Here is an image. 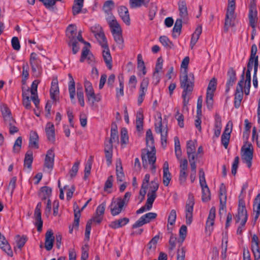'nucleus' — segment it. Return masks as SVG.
Here are the masks:
<instances>
[{
    "label": "nucleus",
    "mask_w": 260,
    "mask_h": 260,
    "mask_svg": "<svg viewBox=\"0 0 260 260\" xmlns=\"http://www.w3.org/2000/svg\"><path fill=\"white\" fill-rule=\"evenodd\" d=\"M68 45L72 47V52L74 54H76L78 52L79 50V46L78 45L76 38L69 40Z\"/></svg>",
    "instance_id": "51"
},
{
    "label": "nucleus",
    "mask_w": 260,
    "mask_h": 260,
    "mask_svg": "<svg viewBox=\"0 0 260 260\" xmlns=\"http://www.w3.org/2000/svg\"><path fill=\"white\" fill-rule=\"evenodd\" d=\"M253 148L252 145L249 144L248 147L244 149L243 154H242V158L244 161L247 164V167L250 168L252 165L253 158Z\"/></svg>",
    "instance_id": "10"
},
{
    "label": "nucleus",
    "mask_w": 260,
    "mask_h": 260,
    "mask_svg": "<svg viewBox=\"0 0 260 260\" xmlns=\"http://www.w3.org/2000/svg\"><path fill=\"white\" fill-rule=\"evenodd\" d=\"M82 253L81 256V260H87L89 257L88 251H89V246L87 244H85L83 246H82Z\"/></svg>",
    "instance_id": "55"
},
{
    "label": "nucleus",
    "mask_w": 260,
    "mask_h": 260,
    "mask_svg": "<svg viewBox=\"0 0 260 260\" xmlns=\"http://www.w3.org/2000/svg\"><path fill=\"white\" fill-rule=\"evenodd\" d=\"M91 31L102 47L104 46L105 43L108 44L106 38L101 27L97 30H93L92 28Z\"/></svg>",
    "instance_id": "22"
},
{
    "label": "nucleus",
    "mask_w": 260,
    "mask_h": 260,
    "mask_svg": "<svg viewBox=\"0 0 260 260\" xmlns=\"http://www.w3.org/2000/svg\"><path fill=\"white\" fill-rule=\"evenodd\" d=\"M102 48L104 49L103 51V56L104 61L106 63L108 68L109 70H111L112 67V57L110 54V50L108 44L105 43L104 46H103Z\"/></svg>",
    "instance_id": "14"
},
{
    "label": "nucleus",
    "mask_w": 260,
    "mask_h": 260,
    "mask_svg": "<svg viewBox=\"0 0 260 260\" xmlns=\"http://www.w3.org/2000/svg\"><path fill=\"white\" fill-rule=\"evenodd\" d=\"M104 152L107 165L110 166L112 163V158L113 156V145L111 144H105Z\"/></svg>",
    "instance_id": "32"
},
{
    "label": "nucleus",
    "mask_w": 260,
    "mask_h": 260,
    "mask_svg": "<svg viewBox=\"0 0 260 260\" xmlns=\"http://www.w3.org/2000/svg\"><path fill=\"white\" fill-rule=\"evenodd\" d=\"M129 221V219L128 218L123 217L112 221L109 226L111 229H117L125 225Z\"/></svg>",
    "instance_id": "20"
},
{
    "label": "nucleus",
    "mask_w": 260,
    "mask_h": 260,
    "mask_svg": "<svg viewBox=\"0 0 260 260\" xmlns=\"http://www.w3.org/2000/svg\"><path fill=\"white\" fill-rule=\"evenodd\" d=\"M22 145V137H19L16 140L13 147V151L14 153H18L21 148Z\"/></svg>",
    "instance_id": "54"
},
{
    "label": "nucleus",
    "mask_w": 260,
    "mask_h": 260,
    "mask_svg": "<svg viewBox=\"0 0 260 260\" xmlns=\"http://www.w3.org/2000/svg\"><path fill=\"white\" fill-rule=\"evenodd\" d=\"M86 58L88 61V63L92 65L94 61V57L92 54H89V49L87 46H85L82 49L80 61L84 62Z\"/></svg>",
    "instance_id": "18"
},
{
    "label": "nucleus",
    "mask_w": 260,
    "mask_h": 260,
    "mask_svg": "<svg viewBox=\"0 0 260 260\" xmlns=\"http://www.w3.org/2000/svg\"><path fill=\"white\" fill-rule=\"evenodd\" d=\"M29 63L32 72L34 73H39L42 69L41 61L37 57V54L36 53L32 52L30 54Z\"/></svg>",
    "instance_id": "8"
},
{
    "label": "nucleus",
    "mask_w": 260,
    "mask_h": 260,
    "mask_svg": "<svg viewBox=\"0 0 260 260\" xmlns=\"http://www.w3.org/2000/svg\"><path fill=\"white\" fill-rule=\"evenodd\" d=\"M59 87L57 79H53L51 82V86L50 89V98L53 101H56L59 94Z\"/></svg>",
    "instance_id": "24"
},
{
    "label": "nucleus",
    "mask_w": 260,
    "mask_h": 260,
    "mask_svg": "<svg viewBox=\"0 0 260 260\" xmlns=\"http://www.w3.org/2000/svg\"><path fill=\"white\" fill-rule=\"evenodd\" d=\"M15 240L16 243V247H14V250L15 252L17 251V249L21 250L22 248L24 246L25 243L27 241V236L25 235H22V236L17 235L15 237Z\"/></svg>",
    "instance_id": "27"
},
{
    "label": "nucleus",
    "mask_w": 260,
    "mask_h": 260,
    "mask_svg": "<svg viewBox=\"0 0 260 260\" xmlns=\"http://www.w3.org/2000/svg\"><path fill=\"white\" fill-rule=\"evenodd\" d=\"M131 192H126L123 198H117L116 199L120 202L122 205H123L125 207L127 206V204L129 202L130 198L131 197Z\"/></svg>",
    "instance_id": "49"
},
{
    "label": "nucleus",
    "mask_w": 260,
    "mask_h": 260,
    "mask_svg": "<svg viewBox=\"0 0 260 260\" xmlns=\"http://www.w3.org/2000/svg\"><path fill=\"white\" fill-rule=\"evenodd\" d=\"M163 59L161 57H159L157 59V62L155 68L154 72V78L156 74H158L159 72L162 69V68Z\"/></svg>",
    "instance_id": "59"
},
{
    "label": "nucleus",
    "mask_w": 260,
    "mask_h": 260,
    "mask_svg": "<svg viewBox=\"0 0 260 260\" xmlns=\"http://www.w3.org/2000/svg\"><path fill=\"white\" fill-rule=\"evenodd\" d=\"M52 189L47 186L42 187L39 193V196L42 201L50 199L51 196Z\"/></svg>",
    "instance_id": "26"
},
{
    "label": "nucleus",
    "mask_w": 260,
    "mask_h": 260,
    "mask_svg": "<svg viewBox=\"0 0 260 260\" xmlns=\"http://www.w3.org/2000/svg\"><path fill=\"white\" fill-rule=\"evenodd\" d=\"M178 8L180 18L185 19L187 17L188 12L186 3L184 1H180L178 2Z\"/></svg>",
    "instance_id": "33"
},
{
    "label": "nucleus",
    "mask_w": 260,
    "mask_h": 260,
    "mask_svg": "<svg viewBox=\"0 0 260 260\" xmlns=\"http://www.w3.org/2000/svg\"><path fill=\"white\" fill-rule=\"evenodd\" d=\"M86 96L91 106H93L95 102H99L101 100V95L100 94H95L94 92L86 95Z\"/></svg>",
    "instance_id": "40"
},
{
    "label": "nucleus",
    "mask_w": 260,
    "mask_h": 260,
    "mask_svg": "<svg viewBox=\"0 0 260 260\" xmlns=\"http://www.w3.org/2000/svg\"><path fill=\"white\" fill-rule=\"evenodd\" d=\"M33 161V153L31 150L27 151L25 155L24 160V166H26L28 169L31 168V165Z\"/></svg>",
    "instance_id": "38"
},
{
    "label": "nucleus",
    "mask_w": 260,
    "mask_h": 260,
    "mask_svg": "<svg viewBox=\"0 0 260 260\" xmlns=\"http://www.w3.org/2000/svg\"><path fill=\"white\" fill-rule=\"evenodd\" d=\"M252 139V140L255 139L257 147L260 148V129L258 130V133L257 134L256 127H253Z\"/></svg>",
    "instance_id": "57"
},
{
    "label": "nucleus",
    "mask_w": 260,
    "mask_h": 260,
    "mask_svg": "<svg viewBox=\"0 0 260 260\" xmlns=\"http://www.w3.org/2000/svg\"><path fill=\"white\" fill-rule=\"evenodd\" d=\"M159 118L160 119L159 121L157 123H155L154 124L155 131L157 134H160L161 145L162 146L165 145L166 146L167 142L168 127L166 126L165 128H164V130H162L161 117L160 116Z\"/></svg>",
    "instance_id": "6"
},
{
    "label": "nucleus",
    "mask_w": 260,
    "mask_h": 260,
    "mask_svg": "<svg viewBox=\"0 0 260 260\" xmlns=\"http://www.w3.org/2000/svg\"><path fill=\"white\" fill-rule=\"evenodd\" d=\"M227 76L228 79L226 83L233 85L237 80V77L236 71L233 68H229L227 72Z\"/></svg>",
    "instance_id": "36"
},
{
    "label": "nucleus",
    "mask_w": 260,
    "mask_h": 260,
    "mask_svg": "<svg viewBox=\"0 0 260 260\" xmlns=\"http://www.w3.org/2000/svg\"><path fill=\"white\" fill-rule=\"evenodd\" d=\"M45 132L49 141L54 143L55 140V129L54 124L49 122L47 123Z\"/></svg>",
    "instance_id": "19"
},
{
    "label": "nucleus",
    "mask_w": 260,
    "mask_h": 260,
    "mask_svg": "<svg viewBox=\"0 0 260 260\" xmlns=\"http://www.w3.org/2000/svg\"><path fill=\"white\" fill-rule=\"evenodd\" d=\"M194 205V199L192 194L189 193L185 206L186 223L190 225L192 221V212Z\"/></svg>",
    "instance_id": "4"
},
{
    "label": "nucleus",
    "mask_w": 260,
    "mask_h": 260,
    "mask_svg": "<svg viewBox=\"0 0 260 260\" xmlns=\"http://www.w3.org/2000/svg\"><path fill=\"white\" fill-rule=\"evenodd\" d=\"M119 82V87L116 88V98L119 99L120 97L124 95V80L122 77L120 78L118 77Z\"/></svg>",
    "instance_id": "41"
},
{
    "label": "nucleus",
    "mask_w": 260,
    "mask_h": 260,
    "mask_svg": "<svg viewBox=\"0 0 260 260\" xmlns=\"http://www.w3.org/2000/svg\"><path fill=\"white\" fill-rule=\"evenodd\" d=\"M142 219H144L145 223L150 222L151 220L154 219L157 217V214L154 212H149L141 216Z\"/></svg>",
    "instance_id": "52"
},
{
    "label": "nucleus",
    "mask_w": 260,
    "mask_h": 260,
    "mask_svg": "<svg viewBox=\"0 0 260 260\" xmlns=\"http://www.w3.org/2000/svg\"><path fill=\"white\" fill-rule=\"evenodd\" d=\"M180 87L183 89L184 94H190L193 91L194 77L192 73L187 74V71H184V75L180 76Z\"/></svg>",
    "instance_id": "1"
},
{
    "label": "nucleus",
    "mask_w": 260,
    "mask_h": 260,
    "mask_svg": "<svg viewBox=\"0 0 260 260\" xmlns=\"http://www.w3.org/2000/svg\"><path fill=\"white\" fill-rule=\"evenodd\" d=\"M257 12L254 4H251L249 11L248 18L249 25L252 28L256 27L257 21Z\"/></svg>",
    "instance_id": "12"
},
{
    "label": "nucleus",
    "mask_w": 260,
    "mask_h": 260,
    "mask_svg": "<svg viewBox=\"0 0 260 260\" xmlns=\"http://www.w3.org/2000/svg\"><path fill=\"white\" fill-rule=\"evenodd\" d=\"M108 208L110 209L111 214L113 216L118 215L125 207L122 205L117 199H113Z\"/></svg>",
    "instance_id": "9"
},
{
    "label": "nucleus",
    "mask_w": 260,
    "mask_h": 260,
    "mask_svg": "<svg viewBox=\"0 0 260 260\" xmlns=\"http://www.w3.org/2000/svg\"><path fill=\"white\" fill-rule=\"evenodd\" d=\"M231 131L229 132L227 134H222L221 135V144L223 145L224 147L226 149L228 147L230 138Z\"/></svg>",
    "instance_id": "56"
},
{
    "label": "nucleus",
    "mask_w": 260,
    "mask_h": 260,
    "mask_svg": "<svg viewBox=\"0 0 260 260\" xmlns=\"http://www.w3.org/2000/svg\"><path fill=\"white\" fill-rule=\"evenodd\" d=\"M197 143L196 141H192L189 140L186 143V153L187 155L188 158H191L192 156L194 157H197V154H196V143Z\"/></svg>",
    "instance_id": "21"
},
{
    "label": "nucleus",
    "mask_w": 260,
    "mask_h": 260,
    "mask_svg": "<svg viewBox=\"0 0 260 260\" xmlns=\"http://www.w3.org/2000/svg\"><path fill=\"white\" fill-rule=\"evenodd\" d=\"M93 160V156L92 155L90 156L89 159L87 161L86 164L85 165L84 173H86V174H90V171Z\"/></svg>",
    "instance_id": "60"
},
{
    "label": "nucleus",
    "mask_w": 260,
    "mask_h": 260,
    "mask_svg": "<svg viewBox=\"0 0 260 260\" xmlns=\"http://www.w3.org/2000/svg\"><path fill=\"white\" fill-rule=\"evenodd\" d=\"M41 208L42 203L39 202L36 207L34 212L35 224L37 228V231L40 232L42 230L43 223L41 217Z\"/></svg>",
    "instance_id": "7"
},
{
    "label": "nucleus",
    "mask_w": 260,
    "mask_h": 260,
    "mask_svg": "<svg viewBox=\"0 0 260 260\" xmlns=\"http://www.w3.org/2000/svg\"><path fill=\"white\" fill-rule=\"evenodd\" d=\"M146 142L147 147H149L151 151H148L147 152H154L156 153V150L154 146V139L150 129H147L146 133Z\"/></svg>",
    "instance_id": "15"
},
{
    "label": "nucleus",
    "mask_w": 260,
    "mask_h": 260,
    "mask_svg": "<svg viewBox=\"0 0 260 260\" xmlns=\"http://www.w3.org/2000/svg\"><path fill=\"white\" fill-rule=\"evenodd\" d=\"M54 149L53 148L49 149L47 151V154L45 156L44 166L49 169L52 170L53 168L54 161Z\"/></svg>",
    "instance_id": "11"
},
{
    "label": "nucleus",
    "mask_w": 260,
    "mask_h": 260,
    "mask_svg": "<svg viewBox=\"0 0 260 260\" xmlns=\"http://www.w3.org/2000/svg\"><path fill=\"white\" fill-rule=\"evenodd\" d=\"M77 96L78 102L81 107H83L85 106L84 92L83 87L81 85H77Z\"/></svg>",
    "instance_id": "39"
},
{
    "label": "nucleus",
    "mask_w": 260,
    "mask_h": 260,
    "mask_svg": "<svg viewBox=\"0 0 260 260\" xmlns=\"http://www.w3.org/2000/svg\"><path fill=\"white\" fill-rule=\"evenodd\" d=\"M248 219V214L245 207V202L242 199L239 200L238 213L235 217L236 223L241 221V225L245 226Z\"/></svg>",
    "instance_id": "3"
},
{
    "label": "nucleus",
    "mask_w": 260,
    "mask_h": 260,
    "mask_svg": "<svg viewBox=\"0 0 260 260\" xmlns=\"http://www.w3.org/2000/svg\"><path fill=\"white\" fill-rule=\"evenodd\" d=\"M234 14L226 13L224 29L225 31H228L230 27L232 25V19Z\"/></svg>",
    "instance_id": "46"
},
{
    "label": "nucleus",
    "mask_w": 260,
    "mask_h": 260,
    "mask_svg": "<svg viewBox=\"0 0 260 260\" xmlns=\"http://www.w3.org/2000/svg\"><path fill=\"white\" fill-rule=\"evenodd\" d=\"M120 142L121 145H125L128 142V136L126 128H122L121 130Z\"/></svg>",
    "instance_id": "48"
},
{
    "label": "nucleus",
    "mask_w": 260,
    "mask_h": 260,
    "mask_svg": "<svg viewBox=\"0 0 260 260\" xmlns=\"http://www.w3.org/2000/svg\"><path fill=\"white\" fill-rule=\"evenodd\" d=\"M253 211L254 214L253 220L256 222L260 215V193H258L254 200Z\"/></svg>",
    "instance_id": "25"
},
{
    "label": "nucleus",
    "mask_w": 260,
    "mask_h": 260,
    "mask_svg": "<svg viewBox=\"0 0 260 260\" xmlns=\"http://www.w3.org/2000/svg\"><path fill=\"white\" fill-rule=\"evenodd\" d=\"M217 84V79L214 77L212 78L209 83L207 90L215 91Z\"/></svg>",
    "instance_id": "62"
},
{
    "label": "nucleus",
    "mask_w": 260,
    "mask_h": 260,
    "mask_svg": "<svg viewBox=\"0 0 260 260\" xmlns=\"http://www.w3.org/2000/svg\"><path fill=\"white\" fill-rule=\"evenodd\" d=\"M66 35L69 40L76 38L77 27L75 24L69 25L66 29Z\"/></svg>",
    "instance_id": "35"
},
{
    "label": "nucleus",
    "mask_w": 260,
    "mask_h": 260,
    "mask_svg": "<svg viewBox=\"0 0 260 260\" xmlns=\"http://www.w3.org/2000/svg\"><path fill=\"white\" fill-rule=\"evenodd\" d=\"M176 219V211L173 209L171 211L168 217V222L170 225L175 224Z\"/></svg>",
    "instance_id": "58"
},
{
    "label": "nucleus",
    "mask_w": 260,
    "mask_h": 260,
    "mask_svg": "<svg viewBox=\"0 0 260 260\" xmlns=\"http://www.w3.org/2000/svg\"><path fill=\"white\" fill-rule=\"evenodd\" d=\"M159 41L161 44L168 50H170L174 47V44L169 39V38L165 36H160L159 38Z\"/></svg>",
    "instance_id": "42"
},
{
    "label": "nucleus",
    "mask_w": 260,
    "mask_h": 260,
    "mask_svg": "<svg viewBox=\"0 0 260 260\" xmlns=\"http://www.w3.org/2000/svg\"><path fill=\"white\" fill-rule=\"evenodd\" d=\"M118 12L123 21L127 25H129L131 22L128 9L125 6H121L118 8Z\"/></svg>",
    "instance_id": "16"
},
{
    "label": "nucleus",
    "mask_w": 260,
    "mask_h": 260,
    "mask_svg": "<svg viewBox=\"0 0 260 260\" xmlns=\"http://www.w3.org/2000/svg\"><path fill=\"white\" fill-rule=\"evenodd\" d=\"M220 206L219 213L221 215L226 211V195L225 192L221 188L220 189L219 193Z\"/></svg>",
    "instance_id": "23"
},
{
    "label": "nucleus",
    "mask_w": 260,
    "mask_h": 260,
    "mask_svg": "<svg viewBox=\"0 0 260 260\" xmlns=\"http://www.w3.org/2000/svg\"><path fill=\"white\" fill-rule=\"evenodd\" d=\"M176 114L175 117L178 121V125L182 128L184 127V116L182 114L179 112V109L178 108L175 109Z\"/></svg>",
    "instance_id": "47"
},
{
    "label": "nucleus",
    "mask_w": 260,
    "mask_h": 260,
    "mask_svg": "<svg viewBox=\"0 0 260 260\" xmlns=\"http://www.w3.org/2000/svg\"><path fill=\"white\" fill-rule=\"evenodd\" d=\"M118 132H116L113 129L111 130L110 139L108 141H106L105 144L113 145V143L114 142L118 143Z\"/></svg>",
    "instance_id": "44"
},
{
    "label": "nucleus",
    "mask_w": 260,
    "mask_h": 260,
    "mask_svg": "<svg viewBox=\"0 0 260 260\" xmlns=\"http://www.w3.org/2000/svg\"><path fill=\"white\" fill-rule=\"evenodd\" d=\"M1 110L5 122H11L14 121L12 116L11 111L6 105H3L1 107Z\"/></svg>",
    "instance_id": "31"
},
{
    "label": "nucleus",
    "mask_w": 260,
    "mask_h": 260,
    "mask_svg": "<svg viewBox=\"0 0 260 260\" xmlns=\"http://www.w3.org/2000/svg\"><path fill=\"white\" fill-rule=\"evenodd\" d=\"M39 136L36 132L31 131L30 133L28 146L35 149L39 148Z\"/></svg>",
    "instance_id": "29"
},
{
    "label": "nucleus",
    "mask_w": 260,
    "mask_h": 260,
    "mask_svg": "<svg viewBox=\"0 0 260 260\" xmlns=\"http://www.w3.org/2000/svg\"><path fill=\"white\" fill-rule=\"evenodd\" d=\"M150 0H129V5L132 8H139L142 5L147 7Z\"/></svg>",
    "instance_id": "37"
},
{
    "label": "nucleus",
    "mask_w": 260,
    "mask_h": 260,
    "mask_svg": "<svg viewBox=\"0 0 260 260\" xmlns=\"http://www.w3.org/2000/svg\"><path fill=\"white\" fill-rule=\"evenodd\" d=\"M245 70L246 68H244L241 75V79L237 84L234 94V106L236 109H238L240 107L243 98V83Z\"/></svg>",
    "instance_id": "2"
},
{
    "label": "nucleus",
    "mask_w": 260,
    "mask_h": 260,
    "mask_svg": "<svg viewBox=\"0 0 260 260\" xmlns=\"http://www.w3.org/2000/svg\"><path fill=\"white\" fill-rule=\"evenodd\" d=\"M147 158L148 160V163L151 165V170L152 172L155 173L156 171V166L155 162L156 161L155 153L154 152H147L146 154L144 152L142 153V159L143 166L144 168H146L148 166Z\"/></svg>",
    "instance_id": "5"
},
{
    "label": "nucleus",
    "mask_w": 260,
    "mask_h": 260,
    "mask_svg": "<svg viewBox=\"0 0 260 260\" xmlns=\"http://www.w3.org/2000/svg\"><path fill=\"white\" fill-rule=\"evenodd\" d=\"M70 81L69 82V92L70 94V98L72 103L75 99V96L76 94L75 90V83L73 77L71 74L68 75Z\"/></svg>",
    "instance_id": "28"
},
{
    "label": "nucleus",
    "mask_w": 260,
    "mask_h": 260,
    "mask_svg": "<svg viewBox=\"0 0 260 260\" xmlns=\"http://www.w3.org/2000/svg\"><path fill=\"white\" fill-rule=\"evenodd\" d=\"M107 20L108 22L112 34L113 32L117 33L122 31L120 25L112 14L111 16L107 19Z\"/></svg>",
    "instance_id": "17"
},
{
    "label": "nucleus",
    "mask_w": 260,
    "mask_h": 260,
    "mask_svg": "<svg viewBox=\"0 0 260 260\" xmlns=\"http://www.w3.org/2000/svg\"><path fill=\"white\" fill-rule=\"evenodd\" d=\"M239 157L238 156H236L232 164V174L234 176L237 173V171L238 168V165L239 163Z\"/></svg>",
    "instance_id": "61"
},
{
    "label": "nucleus",
    "mask_w": 260,
    "mask_h": 260,
    "mask_svg": "<svg viewBox=\"0 0 260 260\" xmlns=\"http://www.w3.org/2000/svg\"><path fill=\"white\" fill-rule=\"evenodd\" d=\"M81 208L80 209L79 206L77 204L74 205V214L75 219V225L77 226L80 221L81 216Z\"/></svg>",
    "instance_id": "45"
},
{
    "label": "nucleus",
    "mask_w": 260,
    "mask_h": 260,
    "mask_svg": "<svg viewBox=\"0 0 260 260\" xmlns=\"http://www.w3.org/2000/svg\"><path fill=\"white\" fill-rule=\"evenodd\" d=\"M114 7V3L112 0L106 1L103 7V10L107 14H111V11Z\"/></svg>",
    "instance_id": "43"
},
{
    "label": "nucleus",
    "mask_w": 260,
    "mask_h": 260,
    "mask_svg": "<svg viewBox=\"0 0 260 260\" xmlns=\"http://www.w3.org/2000/svg\"><path fill=\"white\" fill-rule=\"evenodd\" d=\"M52 230L47 231L45 234V247L47 251L51 250L53 246L54 236Z\"/></svg>",
    "instance_id": "13"
},
{
    "label": "nucleus",
    "mask_w": 260,
    "mask_h": 260,
    "mask_svg": "<svg viewBox=\"0 0 260 260\" xmlns=\"http://www.w3.org/2000/svg\"><path fill=\"white\" fill-rule=\"evenodd\" d=\"M257 51V46L254 44L252 45L250 51V55L248 59V64L252 65L255 64L256 60L257 59V63H258V56L256 55Z\"/></svg>",
    "instance_id": "30"
},
{
    "label": "nucleus",
    "mask_w": 260,
    "mask_h": 260,
    "mask_svg": "<svg viewBox=\"0 0 260 260\" xmlns=\"http://www.w3.org/2000/svg\"><path fill=\"white\" fill-rule=\"evenodd\" d=\"M159 239V236L156 235L147 244V248L149 250H151L152 249H155L156 248V244Z\"/></svg>",
    "instance_id": "53"
},
{
    "label": "nucleus",
    "mask_w": 260,
    "mask_h": 260,
    "mask_svg": "<svg viewBox=\"0 0 260 260\" xmlns=\"http://www.w3.org/2000/svg\"><path fill=\"white\" fill-rule=\"evenodd\" d=\"M12 46L13 49L18 51L20 49V45L19 39L16 37H14L11 40Z\"/></svg>",
    "instance_id": "64"
},
{
    "label": "nucleus",
    "mask_w": 260,
    "mask_h": 260,
    "mask_svg": "<svg viewBox=\"0 0 260 260\" xmlns=\"http://www.w3.org/2000/svg\"><path fill=\"white\" fill-rule=\"evenodd\" d=\"M182 21L181 18H178L176 20L175 25L172 30V36L175 38L178 37L181 33Z\"/></svg>",
    "instance_id": "34"
},
{
    "label": "nucleus",
    "mask_w": 260,
    "mask_h": 260,
    "mask_svg": "<svg viewBox=\"0 0 260 260\" xmlns=\"http://www.w3.org/2000/svg\"><path fill=\"white\" fill-rule=\"evenodd\" d=\"M106 206V202H104L100 205H99L96 209L95 214L97 215L103 216L105 213Z\"/></svg>",
    "instance_id": "63"
},
{
    "label": "nucleus",
    "mask_w": 260,
    "mask_h": 260,
    "mask_svg": "<svg viewBox=\"0 0 260 260\" xmlns=\"http://www.w3.org/2000/svg\"><path fill=\"white\" fill-rule=\"evenodd\" d=\"M202 200L207 202L211 199V193L209 187L202 189Z\"/></svg>",
    "instance_id": "50"
}]
</instances>
